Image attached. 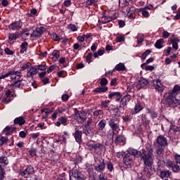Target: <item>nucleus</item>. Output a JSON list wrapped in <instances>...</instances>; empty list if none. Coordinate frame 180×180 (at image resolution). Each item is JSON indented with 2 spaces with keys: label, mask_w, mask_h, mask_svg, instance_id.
I'll list each match as a JSON object with an SVG mask.
<instances>
[{
  "label": "nucleus",
  "mask_w": 180,
  "mask_h": 180,
  "mask_svg": "<svg viewBox=\"0 0 180 180\" xmlns=\"http://www.w3.org/2000/svg\"><path fill=\"white\" fill-rule=\"evenodd\" d=\"M116 144H120V146H124L126 139L122 136H118L115 139Z\"/></svg>",
  "instance_id": "obj_28"
},
{
  "label": "nucleus",
  "mask_w": 180,
  "mask_h": 180,
  "mask_svg": "<svg viewBox=\"0 0 180 180\" xmlns=\"http://www.w3.org/2000/svg\"><path fill=\"white\" fill-rule=\"evenodd\" d=\"M97 134H98V136H101V137H103V136L106 135V132H105L103 129H98Z\"/></svg>",
  "instance_id": "obj_55"
},
{
  "label": "nucleus",
  "mask_w": 180,
  "mask_h": 180,
  "mask_svg": "<svg viewBox=\"0 0 180 180\" xmlns=\"http://www.w3.org/2000/svg\"><path fill=\"white\" fill-rule=\"evenodd\" d=\"M134 160V158L130 156L128 153H126L123 157V162L127 165V167H130L131 164H133V161Z\"/></svg>",
  "instance_id": "obj_13"
},
{
  "label": "nucleus",
  "mask_w": 180,
  "mask_h": 180,
  "mask_svg": "<svg viewBox=\"0 0 180 180\" xmlns=\"http://www.w3.org/2000/svg\"><path fill=\"white\" fill-rule=\"evenodd\" d=\"M68 29H70V30H71L72 32H77L78 30V28L74 24L69 25Z\"/></svg>",
  "instance_id": "obj_44"
},
{
  "label": "nucleus",
  "mask_w": 180,
  "mask_h": 180,
  "mask_svg": "<svg viewBox=\"0 0 180 180\" xmlns=\"http://www.w3.org/2000/svg\"><path fill=\"white\" fill-rule=\"evenodd\" d=\"M160 176L163 180H169L171 178V173L168 170L162 171Z\"/></svg>",
  "instance_id": "obj_21"
},
{
  "label": "nucleus",
  "mask_w": 180,
  "mask_h": 180,
  "mask_svg": "<svg viewBox=\"0 0 180 180\" xmlns=\"http://www.w3.org/2000/svg\"><path fill=\"white\" fill-rule=\"evenodd\" d=\"M119 95H120V92L119 91L112 92L109 94L108 98L112 99V98H116L117 96H119Z\"/></svg>",
  "instance_id": "obj_41"
},
{
  "label": "nucleus",
  "mask_w": 180,
  "mask_h": 180,
  "mask_svg": "<svg viewBox=\"0 0 180 180\" xmlns=\"http://www.w3.org/2000/svg\"><path fill=\"white\" fill-rule=\"evenodd\" d=\"M168 146V142L167 141V138L164 137L162 135L158 136L156 139V153H157V158L159 160L158 164L161 162L162 160V151H164V147H167Z\"/></svg>",
  "instance_id": "obj_1"
},
{
  "label": "nucleus",
  "mask_w": 180,
  "mask_h": 180,
  "mask_svg": "<svg viewBox=\"0 0 180 180\" xmlns=\"http://www.w3.org/2000/svg\"><path fill=\"white\" fill-rule=\"evenodd\" d=\"M21 49L20 51V53L21 54H25L26 53V51L27 50V42H23L21 46Z\"/></svg>",
  "instance_id": "obj_35"
},
{
  "label": "nucleus",
  "mask_w": 180,
  "mask_h": 180,
  "mask_svg": "<svg viewBox=\"0 0 180 180\" xmlns=\"http://www.w3.org/2000/svg\"><path fill=\"white\" fill-rule=\"evenodd\" d=\"M87 148L91 151H94V153H96V154H102V151H103L105 146L101 143L90 141L87 143Z\"/></svg>",
  "instance_id": "obj_3"
},
{
  "label": "nucleus",
  "mask_w": 180,
  "mask_h": 180,
  "mask_svg": "<svg viewBox=\"0 0 180 180\" xmlns=\"http://www.w3.org/2000/svg\"><path fill=\"white\" fill-rule=\"evenodd\" d=\"M67 122H68V120L65 117H60L58 119V122H56V126L57 127H60L61 124H63L64 126H67Z\"/></svg>",
  "instance_id": "obj_20"
},
{
  "label": "nucleus",
  "mask_w": 180,
  "mask_h": 180,
  "mask_svg": "<svg viewBox=\"0 0 180 180\" xmlns=\"http://www.w3.org/2000/svg\"><path fill=\"white\" fill-rule=\"evenodd\" d=\"M109 103H110V101L109 100H105V101H103L101 103V106L103 108H108V106H109Z\"/></svg>",
  "instance_id": "obj_52"
},
{
  "label": "nucleus",
  "mask_w": 180,
  "mask_h": 180,
  "mask_svg": "<svg viewBox=\"0 0 180 180\" xmlns=\"http://www.w3.org/2000/svg\"><path fill=\"white\" fill-rule=\"evenodd\" d=\"M106 91H108V87L102 86L94 89L93 90V92H94L95 94H102L103 92H106Z\"/></svg>",
  "instance_id": "obj_30"
},
{
  "label": "nucleus",
  "mask_w": 180,
  "mask_h": 180,
  "mask_svg": "<svg viewBox=\"0 0 180 180\" xmlns=\"http://www.w3.org/2000/svg\"><path fill=\"white\" fill-rule=\"evenodd\" d=\"M77 39L78 40V41H80V43L85 41V34L77 37Z\"/></svg>",
  "instance_id": "obj_60"
},
{
  "label": "nucleus",
  "mask_w": 180,
  "mask_h": 180,
  "mask_svg": "<svg viewBox=\"0 0 180 180\" xmlns=\"http://www.w3.org/2000/svg\"><path fill=\"white\" fill-rule=\"evenodd\" d=\"M51 38L53 40H56V41H58V40L61 39V37L60 36H58L57 34L54 33L51 34Z\"/></svg>",
  "instance_id": "obj_50"
},
{
  "label": "nucleus",
  "mask_w": 180,
  "mask_h": 180,
  "mask_svg": "<svg viewBox=\"0 0 180 180\" xmlns=\"http://www.w3.org/2000/svg\"><path fill=\"white\" fill-rule=\"evenodd\" d=\"M9 161L6 156L0 157V180H4L5 178V169L2 165H8Z\"/></svg>",
  "instance_id": "obj_6"
},
{
  "label": "nucleus",
  "mask_w": 180,
  "mask_h": 180,
  "mask_svg": "<svg viewBox=\"0 0 180 180\" xmlns=\"http://www.w3.org/2000/svg\"><path fill=\"white\" fill-rule=\"evenodd\" d=\"M36 74H37V68L36 66L30 68L27 72V79H33Z\"/></svg>",
  "instance_id": "obj_14"
},
{
  "label": "nucleus",
  "mask_w": 180,
  "mask_h": 180,
  "mask_svg": "<svg viewBox=\"0 0 180 180\" xmlns=\"http://www.w3.org/2000/svg\"><path fill=\"white\" fill-rule=\"evenodd\" d=\"M84 176L81 172H78V170H73L72 174L70 176V180H81L84 179Z\"/></svg>",
  "instance_id": "obj_10"
},
{
  "label": "nucleus",
  "mask_w": 180,
  "mask_h": 180,
  "mask_svg": "<svg viewBox=\"0 0 180 180\" xmlns=\"http://www.w3.org/2000/svg\"><path fill=\"white\" fill-rule=\"evenodd\" d=\"M37 70H40V71H44L47 69V66L46 65H39L37 66H35Z\"/></svg>",
  "instance_id": "obj_51"
},
{
  "label": "nucleus",
  "mask_w": 180,
  "mask_h": 180,
  "mask_svg": "<svg viewBox=\"0 0 180 180\" xmlns=\"http://www.w3.org/2000/svg\"><path fill=\"white\" fill-rule=\"evenodd\" d=\"M127 154H129L131 157H136V158H139L140 155H141V152H139L137 150L129 148L127 150Z\"/></svg>",
  "instance_id": "obj_17"
},
{
  "label": "nucleus",
  "mask_w": 180,
  "mask_h": 180,
  "mask_svg": "<svg viewBox=\"0 0 180 180\" xmlns=\"http://www.w3.org/2000/svg\"><path fill=\"white\" fill-rule=\"evenodd\" d=\"M29 153L31 157H34V155H36V149L32 148L29 151Z\"/></svg>",
  "instance_id": "obj_64"
},
{
  "label": "nucleus",
  "mask_w": 180,
  "mask_h": 180,
  "mask_svg": "<svg viewBox=\"0 0 180 180\" xmlns=\"http://www.w3.org/2000/svg\"><path fill=\"white\" fill-rule=\"evenodd\" d=\"M112 20L110 17L106 16L105 13H103V16L98 20L99 23H103V25L109 23Z\"/></svg>",
  "instance_id": "obj_23"
},
{
  "label": "nucleus",
  "mask_w": 180,
  "mask_h": 180,
  "mask_svg": "<svg viewBox=\"0 0 180 180\" xmlns=\"http://www.w3.org/2000/svg\"><path fill=\"white\" fill-rule=\"evenodd\" d=\"M4 51H5L6 54H7L8 56H12L13 54V51L10 50L9 48H6L4 49Z\"/></svg>",
  "instance_id": "obj_59"
},
{
  "label": "nucleus",
  "mask_w": 180,
  "mask_h": 180,
  "mask_svg": "<svg viewBox=\"0 0 180 180\" xmlns=\"http://www.w3.org/2000/svg\"><path fill=\"white\" fill-rule=\"evenodd\" d=\"M152 84H153V86H155V89L156 91H158V92H163L165 87L162 84H161V80L157 79L152 81Z\"/></svg>",
  "instance_id": "obj_12"
},
{
  "label": "nucleus",
  "mask_w": 180,
  "mask_h": 180,
  "mask_svg": "<svg viewBox=\"0 0 180 180\" xmlns=\"http://www.w3.org/2000/svg\"><path fill=\"white\" fill-rule=\"evenodd\" d=\"M169 34H171L169 32L164 30L162 33V37H163V39H168L169 37Z\"/></svg>",
  "instance_id": "obj_54"
},
{
  "label": "nucleus",
  "mask_w": 180,
  "mask_h": 180,
  "mask_svg": "<svg viewBox=\"0 0 180 180\" xmlns=\"http://www.w3.org/2000/svg\"><path fill=\"white\" fill-rule=\"evenodd\" d=\"M51 58L53 60V61H58V58H60V51L58 50L53 51L51 55Z\"/></svg>",
  "instance_id": "obj_26"
},
{
  "label": "nucleus",
  "mask_w": 180,
  "mask_h": 180,
  "mask_svg": "<svg viewBox=\"0 0 180 180\" xmlns=\"http://www.w3.org/2000/svg\"><path fill=\"white\" fill-rule=\"evenodd\" d=\"M170 43H172L174 50H178V43H179V39L178 38L170 39Z\"/></svg>",
  "instance_id": "obj_29"
},
{
  "label": "nucleus",
  "mask_w": 180,
  "mask_h": 180,
  "mask_svg": "<svg viewBox=\"0 0 180 180\" xmlns=\"http://www.w3.org/2000/svg\"><path fill=\"white\" fill-rule=\"evenodd\" d=\"M12 131H13V128H11L9 127H6L4 130V133L6 134H11Z\"/></svg>",
  "instance_id": "obj_43"
},
{
  "label": "nucleus",
  "mask_w": 180,
  "mask_h": 180,
  "mask_svg": "<svg viewBox=\"0 0 180 180\" xmlns=\"http://www.w3.org/2000/svg\"><path fill=\"white\" fill-rule=\"evenodd\" d=\"M150 53H151V51L150 50L146 51L141 56V60H146V58H147V56H148Z\"/></svg>",
  "instance_id": "obj_45"
},
{
  "label": "nucleus",
  "mask_w": 180,
  "mask_h": 180,
  "mask_svg": "<svg viewBox=\"0 0 180 180\" xmlns=\"http://www.w3.org/2000/svg\"><path fill=\"white\" fill-rule=\"evenodd\" d=\"M75 119L78 123H84L86 120V112L84 111H76L75 114Z\"/></svg>",
  "instance_id": "obj_8"
},
{
  "label": "nucleus",
  "mask_w": 180,
  "mask_h": 180,
  "mask_svg": "<svg viewBox=\"0 0 180 180\" xmlns=\"http://www.w3.org/2000/svg\"><path fill=\"white\" fill-rule=\"evenodd\" d=\"M130 0H119V5L121 8L129 6Z\"/></svg>",
  "instance_id": "obj_36"
},
{
  "label": "nucleus",
  "mask_w": 180,
  "mask_h": 180,
  "mask_svg": "<svg viewBox=\"0 0 180 180\" xmlns=\"http://www.w3.org/2000/svg\"><path fill=\"white\" fill-rule=\"evenodd\" d=\"M34 174V168L32 166H28L25 170L20 171V175L21 176H24V178H29L30 175H33Z\"/></svg>",
  "instance_id": "obj_9"
},
{
  "label": "nucleus",
  "mask_w": 180,
  "mask_h": 180,
  "mask_svg": "<svg viewBox=\"0 0 180 180\" xmlns=\"http://www.w3.org/2000/svg\"><path fill=\"white\" fill-rule=\"evenodd\" d=\"M108 126H110L112 131V136L115 134H118L119 131H120L119 122L113 118H110L108 121Z\"/></svg>",
  "instance_id": "obj_5"
},
{
  "label": "nucleus",
  "mask_w": 180,
  "mask_h": 180,
  "mask_svg": "<svg viewBox=\"0 0 180 180\" xmlns=\"http://www.w3.org/2000/svg\"><path fill=\"white\" fill-rule=\"evenodd\" d=\"M130 101H131V96L129 94L124 96L120 102V108H124Z\"/></svg>",
  "instance_id": "obj_15"
},
{
  "label": "nucleus",
  "mask_w": 180,
  "mask_h": 180,
  "mask_svg": "<svg viewBox=\"0 0 180 180\" xmlns=\"http://www.w3.org/2000/svg\"><path fill=\"white\" fill-rule=\"evenodd\" d=\"M75 139L77 143H81V141H82V132L81 131L76 130L75 133Z\"/></svg>",
  "instance_id": "obj_25"
},
{
  "label": "nucleus",
  "mask_w": 180,
  "mask_h": 180,
  "mask_svg": "<svg viewBox=\"0 0 180 180\" xmlns=\"http://www.w3.org/2000/svg\"><path fill=\"white\" fill-rule=\"evenodd\" d=\"M108 84V79L106 78H102L100 82V85L101 86H105V85Z\"/></svg>",
  "instance_id": "obj_53"
},
{
  "label": "nucleus",
  "mask_w": 180,
  "mask_h": 180,
  "mask_svg": "<svg viewBox=\"0 0 180 180\" xmlns=\"http://www.w3.org/2000/svg\"><path fill=\"white\" fill-rule=\"evenodd\" d=\"M44 32V27L37 28L31 34V37H40Z\"/></svg>",
  "instance_id": "obj_19"
},
{
  "label": "nucleus",
  "mask_w": 180,
  "mask_h": 180,
  "mask_svg": "<svg viewBox=\"0 0 180 180\" xmlns=\"http://www.w3.org/2000/svg\"><path fill=\"white\" fill-rule=\"evenodd\" d=\"M148 85V80L144 78H141L138 82V86L139 88H144V86H147Z\"/></svg>",
  "instance_id": "obj_24"
},
{
  "label": "nucleus",
  "mask_w": 180,
  "mask_h": 180,
  "mask_svg": "<svg viewBox=\"0 0 180 180\" xmlns=\"http://www.w3.org/2000/svg\"><path fill=\"white\" fill-rule=\"evenodd\" d=\"M95 165H94V169L96 171V172H102L103 171H105V160L103 159H95Z\"/></svg>",
  "instance_id": "obj_7"
},
{
  "label": "nucleus",
  "mask_w": 180,
  "mask_h": 180,
  "mask_svg": "<svg viewBox=\"0 0 180 180\" xmlns=\"http://www.w3.org/2000/svg\"><path fill=\"white\" fill-rule=\"evenodd\" d=\"M8 77H11V79L13 81L14 79H20L22 77V72L19 71H10L8 72Z\"/></svg>",
  "instance_id": "obj_16"
},
{
  "label": "nucleus",
  "mask_w": 180,
  "mask_h": 180,
  "mask_svg": "<svg viewBox=\"0 0 180 180\" xmlns=\"http://www.w3.org/2000/svg\"><path fill=\"white\" fill-rule=\"evenodd\" d=\"M162 44H164V39H160L156 41V43L155 44V46L156 49H162Z\"/></svg>",
  "instance_id": "obj_38"
},
{
  "label": "nucleus",
  "mask_w": 180,
  "mask_h": 180,
  "mask_svg": "<svg viewBox=\"0 0 180 180\" xmlns=\"http://www.w3.org/2000/svg\"><path fill=\"white\" fill-rule=\"evenodd\" d=\"M53 112H54V108H51V109H45L44 110V112H45V115H46V117H47V115L50 113H53Z\"/></svg>",
  "instance_id": "obj_58"
},
{
  "label": "nucleus",
  "mask_w": 180,
  "mask_h": 180,
  "mask_svg": "<svg viewBox=\"0 0 180 180\" xmlns=\"http://www.w3.org/2000/svg\"><path fill=\"white\" fill-rule=\"evenodd\" d=\"M15 124H19V126H22V124H25V119L22 117H17L14 120Z\"/></svg>",
  "instance_id": "obj_33"
},
{
  "label": "nucleus",
  "mask_w": 180,
  "mask_h": 180,
  "mask_svg": "<svg viewBox=\"0 0 180 180\" xmlns=\"http://www.w3.org/2000/svg\"><path fill=\"white\" fill-rule=\"evenodd\" d=\"M114 70H115V71H125L126 66H124V64L120 63L115 67Z\"/></svg>",
  "instance_id": "obj_31"
},
{
  "label": "nucleus",
  "mask_w": 180,
  "mask_h": 180,
  "mask_svg": "<svg viewBox=\"0 0 180 180\" xmlns=\"http://www.w3.org/2000/svg\"><path fill=\"white\" fill-rule=\"evenodd\" d=\"M19 37V34L16 33H9L8 34V40L9 41H13V40H16Z\"/></svg>",
  "instance_id": "obj_34"
},
{
  "label": "nucleus",
  "mask_w": 180,
  "mask_h": 180,
  "mask_svg": "<svg viewBox=\"0 0 180 180\" xmlns=\"http://www.w3.org/2000/svg\"><path fill=\"white\" fill-rule=\"evenodd\" d=\"M105 164L109 172H112L113 171V164L109 161H107Z\"/></svg>",
  "instance_id": "obj_40"
},
{
  "label": "nucleus",
  "mask_w": 180,
  "mask_h": 180,
  "mask_svg": "<svg viewBox=\"0 0 180 180\" xmlns=\"http://www.w3.org/2000/svg\"><path fill=\"white\" fill-rule=\"evenodd\" d=\"M143 70H146V71H153L154 70V66H144Z\"/></svg>",
  "instance_id": "obj_61"
},
{
  "label": "nucleus",
  "mask_w": 180,
  "mask_h": 180,
  "mask_svg": "<svg viewBox=\"0 0 180 180\" xmlns=\"http://www.w3.org/2000/svg\"><path fill=\"white\" fill-rule=\"evenodd\" d=\"M106 127V120H101L98 124V130H103L105 127Z\"/></svg>",
  "instance_id": "obj_32"
},
{
  "label": "nucleus",
  "mask_w": 180,
  "mask_h": 180,
  "mask_svg": "<svg viewBox=\"0 0 180 180\" xmlns=\"http://www.w3.org/2000/svg\"><path fill=\"white\" fill-rule=\"evenodd\" d=\"M116 40H117V43H120L122 41H124V36H123V35L117 36L116 37Z\"/></svg>",
  "instance_id": "obj_57"
},
{
  "label": "nucleus",
  "mask_w": 180,
  "mask_h": 180,
  "mask_svg": "<svg viewBox=\"0 0 180 180\" xmlns=\"http://www.w3.org/2000/svg\"><path fill=\"white\" fill-rule=\"evenodd\" d=\"M29 67H30V63L27 62L26 63H25V64L21 67V70H22V71H25V70H27V68H29Z\"/></svg>",
  "instance_id": "obj_56"
},
{
  "label": "nucleus",
  "mask_w": 180,
  "mask_h": 180,
  "mask_svg": "<svg viewBox=\"0 0 180 180\" xmlns=\"http://www.w3.org/2000/svg\"><path fill=\"white\" fill-rule=\"evenodd\" d=\"M73 49H74V50H79V49H81V44L79 43L74 44Z\"/></svg>",
  "instance_id": "obj_62"
},
{
  "label": "nucleus",
  "mask_w": 180,
  "mask_h": 180,
  "mask_svg": "<svg viewBox=\"0 0 180 180\" xmlns=\"http://www.w3.org/2000/svg\"><path fill=\"white\" fill-rule=\"evenodd\" d=\"M136 12V8L131 6L127 8V13L128 16H131Z\"/></svg>",
  "instance_id": "obj_37"
},
{
  "label": "nucleus",
  "mask_w": 180,
  "mask_h": 180,
  "mask_svg": "<svg viewBox=\"0 0 180 180\" xmlns=\"http://www.w3.org/2000/svg\"><path fill=\"white\" fill-rule=\"evenodd\" d=\"M137 39V44H141L143 41H144V35L143 34H139L136 37Z\"/></svg>",
  "instance_id": "obj_39"
},
{
  "label": "nucleus",
  "mask_w": 180,
  "mask_h": 180,
  "mask_svg": "<svg viewBox=\"0 0 180 180\" xmlns=\"http://www.w3.org/2000/svg\"><path fill=\"white\" fill-rule=\"evenodd\" d=\"M149 113H150L152 119H155V117H157V116H158V114H157V112H155L154 111H149Z\"/></svg>",
  "instance_id": "obj_63"
},
{
  "label": "nucleus",
  "mask_w": 180,
  "mask_h": 180,
  "mask_svg": "<svg viewBox=\"0 0 180 180\" xmlns=\"http://www.w3.org/2000/svg\"><path fill=\"white\" fill-rule=\"evenodd\" d=\"M143 110V106H141V103H137L135 105V107L131 110L132 115H136V113H139V112H141Z\"/></svg>",
  "instance_id": "obj_22"
},
{
  "label": "nucleus",
  "mask_w": 180,
  "mask_h": 180,
  "mask_svg": "<svg viewBox=\"0 0 180 180\" xmlns=\"http://www.w3.org/2000/svg\"><path fill=\"white\" fill-rule=\"evenodd\" d=\"M103 115V111L102 110H96L94 112V116H102Z\"/></svg>",
  "instance_id": "obj_47"
},
{
  "label": "nucleus",
  "mask_w": 180,
  "mask_h": 180,
  "mask_svg": "<svg viewBox=\"0 0 180 180\" xmlns=\"http://www.w3.org/2000/svg\"><path fill=\"white\" fill-rule=\"evenodd\" d=\"M180 92V86L178 84L174 85L172 90H170L168 92L167 98L169 99H171L172 102H174V103H176V102L178 101V98L176 96H178V94Z\"/></svg>",
  "instance_id": "obj_4"
},
{
  "label": "nucleus",
  "mask_w": 180,
  "mask_h": 180,
  "mask_svg": "<svg viewBox=\"0 0 180 180\" xmlns=\"http://www.w3.org/2000/svg\"><path fill=\"white\" fill-rule=\"evenodd\" d=\"M6 141H8V137L1 136L0 139V146H4V143H6Z\"/></svg>",
  "instance_id": "obj_48"
},
{
  "label": "nucleus",
  "mask_w": 180,
  "mask_h": 180,
  "mask_svg": "<svg viewBox=\"0 0 180 180\" xmlns=\"http://www.w3.org/2000/svg\"><path fill=\"white\" fill-rule=\"evenodd\" d=\"M141 11L144 18H148L150 16V13L146 8H142Z\"/></svg>",
  "instance_id": "obj_42"
},
{
  "label": "nucleus",
  "mask_w": 180,
  "mask_h": 180,
  "mask_svg": "<svg viewBox=\"0 0 180 180\" xmlns=\"http://www.w3.org/2000/svg\"><path fill=\"white\" fill-rule=\"evenodd\" d=\"M92 59V53H89L86 57V63H88L89 64L91 63V60Z\"/></svg>",
  "instance_id": "obj_49"
},
{
  "label": "nucleus",
  "mask_w": 180,
  "mask_h": 180,
  "mask_svg": "<svg viewBox=\"0 0 180 180\" xmlns=\"http://www.w3.org/2000/svg\"><path fill=\"white\" fill-rule=\"evenodd\" d=\"M154 150L153 148H150L147 150L146 149H142V152H141V158L143 161L146 167H151L153 165V161L154 160V154L153 153Z\"/></svg>",
  "instance_id": "obj_2"
},
{
  "label": "nucleus",
  "mask_w": 180,
  "mask_h": 180,
  "mask_svg": "<svg viewBox=\"0 0 180 180\" xmlns=\"http://www.w3.org/2000/svg\"><path fill=\"white\" fill-rule=\"evenodd\" d=\"M4 103H9L11 102V91H6L4 98L2 100Z\"/></svg>",
  "instance_id": "obj_27"
},
{
  "label": "nucleus",
  "mask_w": 180,
  "mask_h": 180,
  "mask_svg": "<svg viewBox=\"0 0 180 180\" xmlns=\"http://www.w3.org/2000/svg\"><path fill=\"white\" fill-rule=\"evenodd\" d=\"M153 61H154V59L153 58H148L145 63H143L141 65V68H144V67H146V65H147V64H150V63H153Z\"/></svg>",
  "instance_id": "obj_46"
},
{
  "label": "nucleus",
  "mask_w": 180,
  "mask_h": 180,
  "mask_svg": "<svg viewBox=\"0 0 180 180\" xmlns=\"http://www.w3.org/2000/svg\"><path fill=\"white\" fill-rule=\"evenodd\" d=\"M22 21H15L8 25L9 30H12L13 32H15V30H20L22 29Z\"/></svg>",
  "instance_id": "obj_11"
},
{
  "label": "nucleus",
  "mask_w": 180,
  "mask_h": 180,
  "mask_svg": "<svg viewBox=\"0 0 180 180\" xmlns=\"http://www.w3.org/2000/svg\"><path fill=\"white\" fill-rule=\"evenodd\" d=\"M167 167L172 168L173 172H179V171H180L179 166L172 161H167Z\"/></svg>",
  "instance_id": "obj_18"
}]
</instances>
